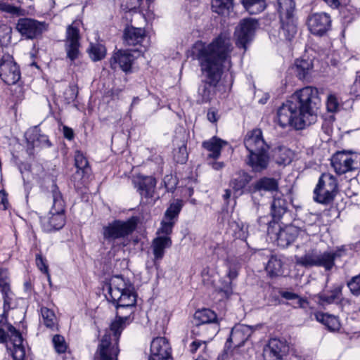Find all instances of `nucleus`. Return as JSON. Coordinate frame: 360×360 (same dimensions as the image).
I'll use <instances>...</instances> for the list:
<instances>
[{"mask_svg":"<svg viewBox=\"0 0 360 360\" xmlns=\"http://www.w3.org/2000/svg\"><path fill=\"white\" fill-rule=\"evenodd\" d=\"M107 299L116 307V317L106 330L98 345V360H117L118 341L136 303L134 286L121 276H112L109 282Z\"/></svg>","mask_w":360,"mask_h":360,"instance_id":"f257e3e1","label":"nucleus"},{"mask_svg":"<svg viewBox=\"0 0 360 360\" xmlns=\"http://www.w3.org/2000/svg\"><path fill=\"white\" fill-rule=\"evenodd\" d=\"M233 49L231 37L225 32L221 33L207 45L195 44L196 58L205 77L198 89V103H208L214 98L224 70H229L231 67Z\"/></svg>","mask_w":360,"mask_h":360,"instance_id":"f03ea898","label":"nucleus"},{"mask_svg":"<svg viewBox=\"0 0 360 360\" xmlns=\"http://www.w3.org/2000/svg\"><path fill=\"white\" fill-rule=\"evenodd\" d=\"M244 145L249 154L247 164L255 172L266 169L269 162V145L265 141L260 129H254L247 132L244 138Z\"/></svg>","mask_w":360,"mask_h":360,"instance_id":"7ed1b4c3","label":"nucleus"},{"mask_svg":"<svg viewBox=\"0 0 360 360\" xmlns=\"http://www.w3.org/2000/svg\"><path fill=\"white\" fill-rule=\"evenodd\" d=\"M290 97L302 117L305 120H310L311 123L321 105L318 89L310 86H305L296 91Z\"/></svg>","mask_w":360,"mask_h":360,"instance_id":"20e7f679","label":"nucleus"},{"mask_svg":"<svg viewBox=\"0 0 360 360\" xmlns=\"http://www.w3.org/2000/svg\"><path fill=\"white\" fill-rule=\"evenodd\" d=\"M51 193L53 198L51 209L46 217L40 218L41 226L46 232L59 230L65 224V202L56 184L52 185Z\"/></svg>","mask_w":360,"mask_h":360,"instance_id":"39448f33","label":"nucleus"},{"mask_svg":"<svg viewBox=\"0 0 360 360\" xmlns=\"http://www.w3.org/2000/svg\"><path fill=\"white\" fill-rule=\"evenodd\" d=\"M278 122L281 127L288 126L295 129H302L311 124L310 120H305L292 98L279 107L277 111Z\"/></svg>","mask_w":360,"mask_h":360,"instance_id":"423d86ee","label":"nucleus"},{"mask_svg":"<svg viewBox=\"0 0 360 360\" xmlns=\"http://www.w3.org/2000/svg\"><path fill=\"white\" fill-rule=\"evenodd\" d=\"M313 193L315 202L323 205L330 203L338 193V180L335 176L329 173L322 174Z\"/></svg>","mask_w":360,"mask_h":360,"instance_id":"0eeeda50","label":"nucleus"},{"mask_svg":"<svg viewBox=\"0 0 360 360\" xmlns=\"http://www.w3.org/2000/svg\"><path fill=\"white\" fill-rule=\"evenodd\" d=\"M335 253L326 251L320 252L314 249L304 256L296 257V264L304 267L321 266L326 271L330 270L335 265Z\"/></svg>","mask_w":360,"mask_h":360,"instance_id":"6e6552de","label":"nucleus"},{"mask_svg":"<svg viewBox=\"0 0 360 360\" xmlns=\"http://www.w3.org/2000/svg\"><path fill=\"white\" fill-rule=\"evenodd\" d=\"M136 226V223L133 219L127 221L115 220L103 227V238L108 243L113 244L117 239L130 235Z\"/></svg>","mask_w":360,"mask_h":360,"instance_id":"1a4fd4ad","label":"nucleus"},{"mask_svg":"<svg viewBox=\"0 0 360 360\" xmlns=\"http://www.w3.org/2000/svg\"><path fill=\"white\" fill-rule=\"evenodd\" d=\"M258 25L257 20L249 18L241 20L236 27L235 30L236 44L238 48L243 49L244 52L247 50V44L252 41Z\"/></svg>","mask_w":360,"mask_h":360,"instance_id":"9d476101","label":"nucleus"},{"mask_svg":"<svg viewBox=\"0 0 360 360\" xmlns=\"http://www.w3.org/2000/svg\"><path fill=\"white\" fill-rule=\"evenodd\" d=\"M19 66L12 56L4 54L0 59V77L8 85L15 84L20 79Z\"/></svg>","mask_w":360,"mask_h":360,"instance_id":"9b49d317","label":"nucleus"},{"mask_svg":"<svg viewBox=\"0 0 360 360\" xmlns=\"http://www.w3.org/2000/svg\"><path fill=\"white\" fill-rule=\"evenodd\" d=\"M80 34L79 29L75 26L74 23L69 25L66 30V38L65 41V48L67 53V57L74 61L79 54V48Z\"/></svg>","mask_w":360,"mask_h":360,"instance_id":"f8f14e48","label":"nucleus"},{"mask_svg":"<svg viewBox=\"0 0 360 360\" xmlns=\"http://www.w3.org/2000/svg\"><path fill=\"white\" fill-rule=\"evenodd\" d=\"M307 26L311 34L322 36L330 28V17L326 13H314L309 16Z\"/></svg>","mask_w":360,"mask_h":360,"instance_id":"ddd939ff","label":"nucleus"},{"mask_svg":"<svg viewBox=\"0 0 360 360\" xmlns=\"http://www.w3.org/2000/svg\"><path fill=\"white\" fill-rule=\"evenodd\" d=\"M15 28L26 39H34L42 33L44 24L32 18H20Z\"/></svg>","mask_w":360,"mask_h":360,"instance_id":"4468645a","label":"nucleus"},{"mask_svg":"<svg viewBox=\"0 0 360 360\" xmlns=\"http://www.w3.org/2000/svg\"><path fill=\"white\" fill-rule=\"evenodd\" d=\"M148 360H172L171 347L165 338L158 337L152 340Z\"/></svg>","mask_w":360,"mask_h":360,"instance_id":"2eb2a0df","label":"nucleus"},{"mask_svg":"<svg viewBox=\"0 0 360 360\" xmlns=\"http://www.w3.org/2000/svg\"><path fill=\"white\" fill-rule=\"evenodd\" d=\"M254 331L252 326L239 324L233 327L231 331L229 338L226 342V347L230 348V343H233L235 347H240L249 339Z\"/></svg>","mask_w":360,"mask_h":360,"instance_id":"dca6fc26","label":"nucleus"},{"mask_svg":"<svg viewBox=\"0 0 360 360\" xmlns=\"http://www.w3.org/2000/svg\"><path fill=\"white\" fill-rule=\"evenodd\" d=\"M132 184L141 196L146 198L153 196L156 181L153 176L137 174L133 176Z\"/></svg>","mask_w":360,"mask_h":360,"instance_id":"f3484780","label":"nucleus"},{"mask_svg":"<svg viewBox=\"0 0 360 360\" xmlns=\"http://www.w3.org/2000/svg\"><path fill=\"white\" fill-rule=\"evenodd\" d=\"M133 60L134 56L130 52L118 50L110 58V65L114 70L120 69L125 72H128L131 70Z\"/></svg>","mask_w":360,"mask_h":360,"instance_id":"a211bd4d","label":"nucleus"},{"mask_svg":"<svg viewBox=\"0 0 360 360\" xmlns=\"http://www.w3.org/2000/svg\"><path fill=\"white\" fill-rule=\"evenodd\" d=\"M286 346L282 341L273 338L263 349L264 360H282L285 353Z\"/></svg>","mask_w":360,"mask_h":360,"instance_id":"6ab92c4d","label":"nucleus"},{"mask_svg":"<svg viewBox=\"0 0 360 360\" xmlns=\"http://www.w3.org/2000/svg\"><path fill=\"white\" fill-rule=\"evenodd\" d=\"M299 233L298 229L294 226H286L279 229L278 233H275V238L278 246L287 248L297 238Z\"/></svg>","mask_w":360,"mask_h":360,"instance_id":"aec40b11","label":"nucleus"},{"mask_svg":"<svg viewBox=\"0 0 360 360\" xmlns=\"http://www.w3.org/2000/svg\"><path fill=\"white\" fill-rule=\"evenodd\" d=\"M146 38V31L143 28L127 26L123 33V40L126 46L141 44Z\"/></svg>","mask_w":360,"mask_h":360,"instance_id":"412c9836","label":"nucleus"},{"mask_svg":"<svg viewBox=\"0 0 360 360\" xmlns=\"http://www.w3.org/2000/svg\"><path fill=\"white\" fill-rule=\"evenodd\" d=\"M171 245L172 240L169 236H158L153 239L151 248L154 255V264L155 266H157V262L163 258L165 249L170 248Z\"/></svg>","mask_w":360,"mask_h":360,"instance_id":"4be33fe9","label":"nucleus"},{"mask_svg":"<svg viewBox=\"0 0 360 360\" xmlns=\"http://www.w3.org/2000/svg\"><path fill=\"white\" fill-rule=\"evenodd\" d=\"M0 291L2 293L4 300V315H7L8 312L14 307L13 297L14 295L11 290L10 283L6 276L0 274Z\"/></svg>","mask_w":360,"mask_h":360,"instance_id":"5701e85b","label":"nucleus"},{"mask_svg":"<svg viewBox=\"0 0 360 360\" xmlns=\"http://www.w3.org/2000/svg\"><path fill=\"white\" fill-rule=\"evenodd\" d=\"M281 27L280 33L288 40H291L297 33V24L294 15L280 18Z\"/></svg>","mask_w":360,"mask_h":360,"instance_id":"b1692460","label":"nucleus"},{"mask_svg":"<svg viewBox=\"0 0 360 360\" xmlns=\"http://www.w3.org/2000/svg\"><path fill=\"white\" fill-rule=\"evenodd\" d=\"M252 176L244 171H239L235 174L230 181V186L234 192L243 193V188L251 181Z\"/></svg>","mask_w":360,"mask_h":360,"instance_id":"393cba45","label":"nucleus"},{"mask_svg":"<svg viewBox=\"0 0 360 360\" xmlns=\"http://www.w3.org/2000/svg\"><path fill=\"white\" fill-rule=\"evenodd\" d=\"M227 142L216 136L212 137L208 141L202 142V147L210 152L208 157L217 159L221 155V150Z\"/></svg>","mask_w":360,"mask_h":360,"instance_id":"a878e982","label":"nucleus"},{"mask_svg":"<svg viewBox=\"0 0 360 360\" xmlns=\"http://www.w3.org/2000/svg\"><path fill=\"white\" fill-rule=\"evenodd\" d=\"M284 262L281 255H271L266 266V270L271 277L281 276L284 273Z\"/></svg>","mask_w":360,"mask_h":360,"instance_id":"bb28decb","label":"nucleus"},{"mask_svg":"<svg viewBox=\"0 0 360 360\" xmlns=\"http://www.w3.org/2000/svg\"><path fill=\"white\" fill-rule=\"evenodd\" d=\"M194 321L198 325L206 326L208 323H217V316L215 312L210 309L196 311L194 314Z\"/></svg>","mask_w":360,"mask_h":360,"instance_id":"cd10ccee","label":"nucleus"},{"mask_svg":"<svg viewBox=\"0 0 360 360\" xmlns=\"http://www.w3.org/2000/svg\"><path fill=\"white\" fill-rule=\"evenodd\" d=\"M313 68L311 60L309 59H297L295 61L294 68L297 72V76L300 79H305L310 75Z\"/></svg>","mask_w":360,"mask_h":360,"instance_id":"c85d7f7f","label":"nucleus"},{"mask_svg":"<svg viewBox=\"0 0 360 360\" xmlns=\"http://www.w3.org/2000/svg\"><path fill=\"white\" fill-rule=\"evenodd\" d=\"M278 188V182L274 178L263 177L255 182L253 186L254 191L273 192Z\"/></svg>","mask_w":360,"mask_h":360,"instance_id":"c756f323","label":"nucleus"},{"mask_svg":"<svg viewBox=\"0 0 360 360\" xmlns=\"http://www.w3.org/2000/svg\"><path fill=\"white\" fill-rule=\"evenodd\" d=\"M271 215L274 219H279L287 211V202L281 197H275L272 201Z\"/></svg>","mask_w":360,"mask_h":360,"instance_id":"7c9ffc66","label":"nucleus"},{"mask_svg":"<svg viewBox=\"0 0 360 360\" xmlns=\"http://www.w3.org/2000/svg\"><path fill=\"white\" fill-rule=\"evenodd\" d=\"M245 9L252 15L262 12L266 6V0H241Z\"/></svg>","mask_w":360,"mask_h":360,"instance_id":"2f4dec72","label":"nucleus"},{"mask_svg":"<svg viewBox=\"0 0 360 360\" xmlns=\"http://www.w3.org/2000/svg\"><path fill=\"white\" fill-rule=\"evenodd\" d=\"M326 109L328 114L326 115V120L329 122L335 121V113L338 110V98L335 94H329L326 100Z\"/></svg>","mask_w":360,"mask_h":360,"instance_id":"473e14b6","label":"nucleus"},{"mask_svg":"<svg viewBox=\"0 0 360 360\" xmlns=\"http://www.w3.org/2000/svg\"><path fill=\"white\" fill-rule=\"evenodd\" d=\"M292 151L288 148L279 146L274 150V158L278 165H288L292 160Z\"/></svg>","mask_w":360,"mask_h":360,"instance_id":"72a5a7b5","label":"nucleus"},{"mask_svg":"<svg viewBox=\"0 0 360 360\" xmlns=\"http://www.w3.org/2000/svg\"><path fill=\"white\" fill-rule=\"evenodd\" d=\"M87 52L93 61H98L101 60L105 56L106 49L101 44L91 43L89 47L87 49Z\"/></svg>","mask_w":360,"mask_h":360,"instance_id":"f704fd0d","label":"nucleus"},{"mask_svg":"<svg viewBox=\"0 0 360 360\" xmlns=\"http://www.w3.org/2000/svg\"><path fill=\"white\" fill-rule=\"evenodd\" d=\"M233 0H212V10L219 15L228 13L233 8Z\"/></svg>","mask_w":360,"mask_h":360,"instance_id":"c9c22d12","label":"nucleus"},{"mask_svg":"<svg viewBox=\"0 0 360 360\" xmlns=\"http://www.w3.org/2000/svg\"><path fill=\"white\" fill-rule=\"evenodd\" d=\"M314 316L317 321L323 323L328 330H335V326L338 323V319L335 316L323 312H316Z\"/></svg>","mask_w":360,"mask_h":360,"instance_id":"e433bc0d","label":"nucleus"},{"mask_svg":"<svg viewBox=\"0 0 360 360\" xmlns=\"http://www.w3.org/2000/svg\"><path fill=\"white\" fill-rule=\"evenodd\" d=\"M280 18L294 15L295 4L293 0H277Z\"/></svg>","mask_w":360,"mask_h":360,"instance_id":"4c0bfd02","label":"nucleus"},{"mask_svg":"<svg viewBox=\"0 0 360 360\" xmlns=\"http://www.w3.org/2000/svg\"><path fill=\"white\" fill-rule=\"evenodd\" d=\"M75 165L77 168L76 174L82 176L87 172L89 169V162L84 154L79 150H77L75 155Z\"/></svg>","mask_w":360,"mask_h":360,"instance_id":"58836bf2","label":"nucleus"},{"mask_svg":"<svg viewBox=\"0 0 360 360\" xmlns=\"http://www.w3.org/2000/svg\"><path fill=\"white\" fill-rule=\"evenodd\" d=\"M41 315L42 322L46 327L53 328L56 326V316L51 309L45 307H41Z\"/></svg>","mask_w":360,"mask_h":360,"instance_id":"ea45409f","label":"nucleus"},{"mask_svg":"<svg viewBox=\"0 0 360 360\" xmlns=\"http://www.w3.org/2000/svg\"><path fill=\"white\" fill-rule=\"evenodd\" d=\"M182 202L179 200L171 203L165 213V219L174 221V219L178 217L182 208Z\"/></svg>","mask_w":360,"mask_h":360,"instance_id":"a19ab883","label":"nucleus"},{"mask_svg":"<svg viewBox=\"0 0 360 360\" xmlns=\"http://www.w3.org/2000/svg\"><path fill=\"white\" fill-rule=\"evenodd\" d=\"M7 338H9L10 341L11 342L13 347L14 345L19 346L22 344V337L21 333L15 329L14 326L9 324L7 326Z\"/></svg>","mask_w":360,"mask_h":360,"instance_id":"79ce46f5","label":"nucleus"},{"mask_svg":"<svg viewBox=\"0 0 360 360\" xmlns=\"http://www.w3.org/2000/svg\"><path fill=\"white\" fill-rule=\"evenodd\" d=\"M173 155L174 159L177 163H185L187 161L188 156L186 143L182 142L178 148H175L174 150Z\"/></svg>","mask_w":360,"mask_h":360,"instance_id":"37998d69","label":"nucleus"},{"mask_svg":"<svg viewBox=\"0 0 360 360\" xmlns=\"http://www.w3.org/2000/svg\"><path fill=\"white\" fill-rule=\"evenodd\" d=\"M12 28L6 24H0V46H7L11 43Z\"/></svg>","mask_w":360,"mask_h":360,"instance_id":"c03bdc74","label":"nucleus"},{"mask_svg":"<svg viewBox=\"0 0 360 360\" xmlns=\"http://www.w3.org/2000/svg\"><path fill=\"white\" fill-rule=\"evenodd\" d=\"M226 266L228 268L227 276L231 281L237 278L238 275V270L240 269V264L235 259H228L226 260Z\"/></svg>","mask_w":360,"mask_h":360,"instance_id":"a18cd8bd","label":"nucleus"},{"mask_svg":"<svg viewBox=\"0 0 360 360\" xmlns=\"http://www.w3.org/2000/svg\"><path fill=\"white\" fill-rule=\"evenodd\" d=\"M52 342L57 353L63 354L66 352L68 345L63 336L55 335L52 338Z\"/></svg>","mask_w":360,"mask_h":360,"instance_id":"49530a36","label":"nucleus"},{"mask_svg":"<svg viewBox=\"0 0 360 360\" xmlns=\"http://www.w3.org/2000/svg\"><path fill=\"white\" fill-rule=\"evenodd\" d=\"M248 226H245L243 223H235L233 229V236L236 238L240 239L245 241L248 238Z\"/></svg>","mask_w":360,"mask_h":360,"instance_id":"de8ad7c7","label":"nucleus"},{"mask_svg":"<svg viewBox=\"0 0 360 360\" xmlns=\"http://www.w3.org/2000/svg\"><path fill=\"white\" fill-rule=\"evenodd\" d=\"M41 135L40 130L37 127L30 128L25 134L27 143H31L32 147L35 146L37 139H39Z\"/></svg>","mask_w":360,"mask_h":360,"instance_id":"09e8293b","label":"nucleus"},{"mask_svg":"<svg viewBox=\"0 0 360 360\" xmlns=\"http://www.w3.org/2000/svg\"><path fill=\"white\" fill-rule=\"evenodd\" d=\"M280 295L282 297L288 300H297V305L300 308H305L306 305L308 304L307 301L303 298L300 297L296 293L288 292V291H282L280 292Z\"/></svg>","mask_w":360,"mask_h":360,"instance_id":"8fccbe9b","label":"nucleus"},{"mask_svg":"<svg viewBox=\"0 0 360 360\" xmlns=\"http://www.w3.org/2000/svg\"><path fill=\"white\" fill-rule=\"evenodd\" d=\"M174 221L165 219L161 222V226L158 231V233L165 234V236L171 234L172 232V228L174 225Z\"/></svg>","mask_w":360,"mask_h":360,"instance_id":"3c124183","label":"nucleus"},{"mask_svg":"<svg viewBox=\"0 0 360 360\" xmlns=\"http://www.w3.org/2000/svg\"><path fill=\"white\" fill-rule=\"evenodd\" d=\"M347 285L352 294L355 295H360V274L352 278L347 283Z\"/></svg>","mask_w":360,"mask_h":360,"instance_id":"603ef678","label":"nucleus"},{"mask_svg":"<svg viewBox=\"0 0 360 360\" xmlns=\"http://www.w3.org/2000/svg\"><path fill=\"white\" fill-rule=\"evenodd\" d=\"M25 356V350L22 345L19 346L14 345L12 350V356L13 360H24Z\"/></svg>","mask_w":360,"mask_h":360,"instance_id":"864d4df0","label":"nucleus"},{"mask_svg":"<svg viewBox=\"0 0 360 360\" xmlns=\"http://www.w3.org/2000/svg\"><path fill=\"white\" fill-rule=\"evenodd\" d=\"M200 348H202V352H205L207 349V342L205 340H195L190 345V351L193 354L197 352Z\"/></svg>","mask_w":360,"mask_h":360,"instance_id":"5fc2aeb1","label":"nucleus"},{"mask_svg":"<svg viewBox=\"0 0 360 360\" xmlns=\"http://www.w3.org/2000/svg\"><path fill=\"white\" fill-rule=\"evenodd\" d=\"M35 261L39 269L49 276L48 266L46 263V259L42 257L41 253L36 255Z\"/></svg>","mask_w":360,"mask_h":360,"instance_id":"6e6d98bb","label":"nucleus"},{"mask_svg":"<svg viewBox=\"0 0 360 360\" xmlns=\"http://www.w3.org/2000/svg\"><path fill=\"white\" fill-rule=\"evenodd\" d=\"M336 293L332 292L330 295H326L325 293H321L317 296L318 302L322 305L330 304L334 302L336 298Z\"/></svg>","mask_w":360,"mask_h":360,"instance_id":"4d7b16f0","label":"nucleus"},{"mask_svg":"<svg viewBox=\"0 0 360 360\" xmlns=\"http://www.w3.org/2000/svg\"><path fill=\"white\" fill-rule=\"evenodd\" d=\"M343 165H340L339 167V174L340 173H345L347 171L352 170L353 169L352 165L354 160L351 158H347L343 160Z\"/></svg>","mask_w":360,"mask_h":360,"instance_id":"13d9d810","label":"nucleus"},{"mask_svg":"<svg viewBox=\"0 0 360 360\" xmlns=\"http://www.w3.org/2000/svg\"><path fill=\"white\" fill-rule=\"evenodd\" d=\"M0 11L11 14H18L19 12V8L6 3L0 2Z\"/></svg>","mask_w":360,"mask_h":360,"instance_id":"bf43d9fd","label":"nucleus"},{"mask_svg":"<svg viewBox=\"0 0 360 360\" xmlns=\"http://www.w3.org/2000/svg\"><path fill=\"white\" fill-rule=\"evenodd\" d=\"M207 326L203 325H198L195 322V326L191 330L192 335L194 338L198 336H201L205 330H207Z\"/></svg>","mask_w":360,"mask_h":360,"instance_id":"052dcab7","label":"nucleus"},{"mask_svg":"<svg viewBox=\"0 0 360 360\" xmlns=\"http://www.w3.org/2000/svg\"><path fill=\"white\" fill-rule=\"evenodd\" d=\"M51 146V142L49 141L48 137L41 134L39 139H37L35 146H47L50 147Z\"/></svg>","mask_w":360,"mask_h":360,"instance_id":"680f3d73","label":"nucleus"},{"mask_svg":"<svg viewBox=\"0 0 360 360\" xmlns=\"http://www.w3.org/2000/svg\"><path fill=\"white\" fill-rule=\"evenodd\" d=\"M207 120L211 122H217L219 119L217 110L213 108L208 110L207 113Z\"/></svg>","mask_w":360,"mask_h":360,"instance_id":"e2e57ef3","label":"nucleus"},{"mask_svg":"<svg viewBox=\"0 0 360 360\" xmlns=\"http://www.w3.org/2000/svg\"><path fill=\"white\" fill-rule=\"evenodd\" d=\"M63 136L65 139H67L68 140H70V141L73 139L74 132L71 128H70L67 126H63Z\"/></svg>","mask_w":360,"mask_h":360,"instance_id":"0e129e2a","label":"nucleus"},{"mask_svg":"<svg viewBox=\"0 0 360 360\" xmlns=\"http://www.w3.org/2000/svg\"><path fill=\"white\" fill-rule=\"evenodd\" d=\"M0 204L3 205V209L6 210L7 208V205L8 204L7 195L4 190L0 191Z\"/></svg>","mask_w":360,"mask_h":360,"instance_id":"69168bd1","label":"nucleus"},{"mask_svg":"<svg viewBox=\"0 0 360 360\" xmlns=\"http://www.w3.org/2000/svg\"><path fill=\"white\" fill-rule=\"evenodd\" d=\"M224 167L223 162H214L212 163V167L215 170H220Z\"/></svg>","mask_w":360,"mask_h":360,"instance_id":"338daca9","label":"nucleus"},{"mask_svg":"<svg viewBox=\"0 0 360 360\" xmlns=\"http://www.w3.org/2000/svg\"><path fill=\"white\" fill-rule=\"evenodd\" d=\"M221 250L225 251L224 247L222 245L217 244L214 248V253L218 256L221 255Z\"/></svg>","mask_w":360,"mask_h":360,"instance_id":"774afa93","label":"nucleus"}]
</instances>
